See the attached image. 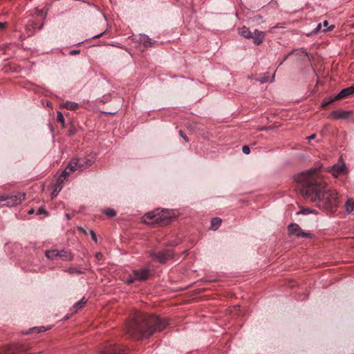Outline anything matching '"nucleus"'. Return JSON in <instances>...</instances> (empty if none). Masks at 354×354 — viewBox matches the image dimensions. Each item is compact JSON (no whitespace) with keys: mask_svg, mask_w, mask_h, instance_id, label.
Masks as SVG:
<instances>
[{"mask_svg":"<svg viewBox=\"0 0 354 354\" xmlns=\"http://www.w3.org/2000/svg\"><path fill=\"white\" fill-rule=\"evenodd\" d=\"M345 209L348 213L354 214V200L348 199L345 203Z\"/></svg>","mask_w":354,"mask_h":354,"instance_id":"aec40b11","label":"nucleus"},{"mask_svg":"<svg viewBox=\"0 0 354 354\" xmlns=\"http://www.w3.org/2000/svg\"><path fill=\"white\" fill-rule=\"evenodd\" d=\"M73 131H71V132H70V136H71V135H73Z\"/></svg>","mask_w":354,"mask_h":354,"instance_id":"3c124183","label":"nucleus"},{"mask_svg":"<svg viewBox=\"0 0 354 354\" xmlns=\"http://www.w3.org/2000/svg\"><path fill=\"white\" fill-rule=\"evenodd\" d=\"M102 257H103V254L101 253V252H97L95 254V258L98 260V261H100L102 259Z\"/></svg>","mask_w":354,"mask_h":354,"instance_id":"f704fd0d","label":"nucleus"},{"mask_svg":"<svg viewBox=\"0 0 354 354\" xmlns=\"http://www.w3.org/2000/svg\"><path fill=\"white\" fill-rule=\"evenodd\" d=\"M87 300L85 299L84 297H83L81 300L76 302L73 306V308L75 310V311H77L78 310L82 308L85 304H86Z\"/></svg>","mask_w":354,"mask_h":354,"instance_id":"4be33fe9","label":"nucleus"},{"mask_svg":"<svg viewBox=\"0 0 354 354\" xmlns=\"http://www.w3.org/2000/svg\"><path fill=\"white\" fill-rule=\"evenodd\" d=\"M104 213L109 217H113L115 216L116 212L113 209L108 208L104 211Z\"/></svg>","mask_w":354,"mask_h":354,"instance_id":"a878e982","label":"nucleus"},{"mask_svg":"<svg viewBox=\"0 0 354 354\" xmlns=\"http://www.w3.org/2000/svg\"><path fill=\"white\" fill-rule=\"evenodd\" d=\"M89 233L91 234L92 240L94 241L95 243H97V236L95 234V232L93 230H91Z\"/></svg>","mask_w":354,"mask_h":354,"instance_id":"c756f323","label":"nucleus"},{"mask_svg":"<svg viewBox=\"0 0 354 354\" xmlns=\"http://www.w3.org/2000/svg\"><path fill=\"white\" fill-rule=\"evenodd\" d=\"M57 120L58 122H60L63 127L64 126L65 120L61 111L57 112Z\"/></svg>","mask_w":354,"mask_h":354,"instance_id":"393cba45","label":"nucleus"},{"mask_svg":"<svg viewBox=\"0 0 354 354\" xmlns=\"http://www.w3.org/2000/svg\"><path fill=\"white\" fill-rule=\"evenodd\" d=\"M168 325L169 321L165 317L136 312L127 323L126 332L131 338H149L163 330Z\"/></svg>","mask_w":354,"mask_h":354,"instance_id":"f03ea898","label":"nucleus"},{"mask_svg":"<svg viewBox=\"0 0 354 354\" xmlns=\"http://www.w3.org/2000/svg\"><path fill=\"white\" fill-rule=\"evenodd\" d=\"M265 36L266 35L264 32L255 29L252 33V37H250V39H252V41L255 45L259 46L263 42Z\"/></svg>","mask_w":354,"mask_h":354,"instance_id":"9b49d317","label":"nucleus"},{"mask_svg":"<svg viewBox=\"0 0 354 354\" xmlns=\"http://www.w3.org/2000/svg\"><path fill=\"white\" fill-rule=\"evenodd\" d=\"M274 75H275V73H274V75H272V78L271 82H273V81H274Z\"/></svg>","mask_w":354,"mask_h":354,"instance_id":"de8ad7c7","label":"nucleus"},{"mask_svg":"<svg viewBox=\"0 0 354 354\" xmlns=\"http://www.w3.org/2000/svg\"><path fill=\"white\" fill-rule=\"evenodd\" d=\"M64 271L66 272H68L70 274H82L84 273V270L77 269V268H75V267H71Z\"/></svg>","mask_w":354,"mask_h":354,"instance_id":"b1692460","label":"nucleus"},{"mask_svg":"<svg viewBox=\"0 0 354 354\" xmlns=\"http://www.w3.org/2000/svg\"><path fill=\"white\" fill-rule=\"evenodd\" d=\"M6 196H0V207L4 206L3 203H6Z\"/></svg>","mask_w":354,"mask_h":354,"instance_id":"7c9ffc66","label":"nucleus"},{"mask_svg":"<svg viewBox=\"0 0 354 354\" xmlns=\"http://www.w3.org/2000/svg\"><path fill=\"white\" fill-rule=\"evenodd\" d=\"M45 256L48 259H53L55 257H61L65 261H72L73 259V254L70 250L63 249L59 250H49L45 252Z\"/></svg>","mask_w":354,"mask_h":354,"instance_id":"0eeeda50","label":"nucleus"},{"mask_svg":"<svg viewBox=\"0 0 354 354\" xmlns=\"http://www.w3.org/2000/svg\"><path fill=\"white\" fill-rule=\"evenodd\" d=\"M26 195L24 193H19L15 195L6 196V203H3V205L8 207H12L16 205L20 204L25 200Z\"/></svg>","mask_w":354,"mask_h":354,"instance_id":"1a4fd4ad","label":"nucleus"},{"mask_svg":"<svg viewBox=\"0 0 354 354\" xmlns=\"http://www.w3.org/2000/svg\"><path fill=\"white\" fill-rule=\"evenodd\" d=\"M315 137H316V134H313V135H311V136H308V137L307 138V139H308V140H312L315 139Z\"/></svg>","mask_w":354,"mask_h":354,"instance_id":"ea45409f","label":"nucleus"},{"mask_svg":"<svg viewBox=\"0 0 354 354\" xmlns=\"http://www.w3.org/2000/svg\"><path fill=\"white\" fill-rule=\"evenodd\" d=\"M62 183H60V182L57 181V183L54 185V189L51 194L52 198H53L56 197L58 195L59 192L62 190Z\"/></svg>","mask_w":354,"mask_h":354,"instance_id":"412c9836","label":"nucleus"},{"mask_svg":"<svg viewBox=\"0 0 354 354\" xmlns=\"http://www.w3.org/2000/svg\"><path fill=\"white\" fill-rule=\"evenodd\" d=\"M80 50L74 49V50H72L71 51H70L69 55H75L80 54Z\"/></svg>","mask_w":354,"mask_h":354,"instance_id":"72a5a7b5","label":"nucleus"},{"mask_svg":"<svg viewBox=\"0 0 354 354\" xmlns=\"http://www.w3.org/2000/svg\"><path fill=\"white\" fill-rule=\"evenodd\" d=\"M93 163V160L87 157L73 158L68 163V169L71 171H82Z\"/></svg>","mask_w":354,"mask_h":354,"instance_id":"39448f33","label":"nucleus"},{"mask_svg":"<svg viewBox=\"0 0 354 354\" xmlns=\"http://www.w3.org/2000/svg\"><path fill=\"white\" fill-rule=\"evenodd\" d=\"M288 229L290 234L295 235L297 237L309 239L313 237L312 234L304 232L300 227V226L297 223H290L288 225Z\"/></svg>","mask_w":354,"mask_h":354,"instance_id":"6e6552de","label":"nucleus"},{"mask_svg":"<svg viewBox=\"0 0 354 354\" xmlns=\"http://www.w3.org/2000/svg\"><path fill=\"white\" fill-rule=\"evenodd\" d=\"M283 62H284L283 60H281L279 66H281L283 63Z\"/></svg>","mask_w":354,"mask_h":354,"instance_id":"8fccbe9b","label":"nucleus"},{"mask_svg":"<svg viewBox=\"0 0 354 354\" xmlns=\"http://www.w3.org/2000/svg\"><path fill=\"white\" fill-rule=\"evenodd\" d=\"M328 21L325 20V21L323 22V26H324V27H327V26H328Z\"/></svg>","mask_w":354,"mask_h":354,"instance_id":"79ce46f5","label":"nucleus"},{"mask_svg":"<svg viewBox=\"0 0 354 354\" xmlns=\"http://www.w3.org/2000/svg\"><path fill=\"white\" fill-rule=\"evenodd\" d=\"M252 32H251L249 28L246 26H243L239 28V34L245 39H250V37H252Z\"/></svg>","mask_w":354,"mask_h":354,"instance_id":"dca6fc26","label":"nucleus"},{"mask_svg":"<svg viewBox=\"0 0 354 354\" xmlns=\"http://www.w3.org/2000/svg\"><path fill=\"white\" fill-rule=\"evenodd\" d=\"M138 41L140 43L142 44L145 47L151 46L156 41H152L151 38H149L147 35H140Z\"/></svg>","mask_w":354,"mask_h":354,"instance_id":"2eb2a0df","label":"nucleus"},{"mask_svg":"<svg viewBox=\"0 0 354 354\" xmlns=\"http://www.w3.org/2000/svg\"><path fill=\"white\" fill-rule=\"evenodd\" d=\"M66 217L68 218V219H70V216L68 214H66Z\"/></svg>","mask_w":354,"mask_h":354,"instance_id":"09e8293b","label":"nucleus"},{"mask_svg":"<svg viewBox=\"0 0 354 354\" xmlns=\"http://www.w3.org/2000/svg\"><path fill=\"white\" fill-rule=\"evenodd\" d=\"M222 223V221L218 217L213 218L211 221V227L210 228L213 230H216L220 226Z\"/></svg>","mask_w":354,"mask_h":354,"instance_id":"6ab92c4d","label":"nucleus"},{"mask_svg":"<svg viewBox=\"0 0 354 354\" xmlns=\"http://www.w3.org/2000/svg\"><path fill=\"white\" fill-rule=\"evenodd\" d=\"M100 354H123V351L116 345H111L104 348Z\"/></svg>","mask_w":354,"mask_h":354,"instance_id":"ddd939ff","label":"nucleus"},{"mask_svg":"<svg viewBox=\"0 0 354 354\" xmlns=\"http://www.w3.org/2000/svg\"><path fill=\"white\" fill-rule=\"evenodd\" d=\"M176 217L173 212L169 210H159L148 212L145 216V222L149 224L168 225Z\"/></svg>","mask_w":354,"mask_h":354,"instance_id":"7ed1b4c3","label":"nucleus"},{"mask_svg":"<svg viewBox=\"0 0 354 354\" xmlns=\"http://www.w3.org/2000/svg\"><path fill=\"white\" fill-rule=\"evenodd\" d=\"M174 256V251L171 249H165L160 251L153 250L150 253V257L153 259V260L160 263H166L169 259H173Z\"/></svg>","mask_w":354,"mask_h":354,"instance_id":"423d86ee","label":"nucleus"},{"mask_svg":"<svg viewBox=\"0 0 354 354\" xmlns=\"http://www.w3.org/2000/svg\"><path fill=\"white\" fill-rule=\"evenodd\" d=\"M242 152L244 153V154H249L250 153V149L248 146L247 145H244L243 147H242Z\"/></svg>","mask_w":354,"mask_h":354,"instance_id":"c85d7f7f","label":"nucleus"},{"mask_svg":"<svg viewBox=\"0 0 354 354\" xmlns=\"http://www.w3.org/2000/svg\"><path fill=\"white\" fill-rule=\"evenodd\" d=\"M179 135L183 138V140L185 142H188L189 139L186 135L184 134L183 131L182 130L179 131Z\"/></svg>","mask_w":354,"mask_h":354,"instance_id":"2f4dec72","label":"nucleus"},{"mask_svg":"<svg viewBox=\"0 0 354 354\" xmlns=\"http://www.w3.org/2000/svg\"><path fill=\"white\" fill-rule=\"evenodd\" d=\"M328 171L332 174L335 177L338 176L339 174L344 173L346 169V166L344 164L338 165L335 164L331 167H329Z\"/></svg>","mask_w":354,"mask_h":354,"instance_id":"f8f14e48","label":"nucleus"},{"mask_svg":"<svg viewBox=\"0 0 354 354\" xmlns=\"http://www.w3.org/2000/svg\"><path fill=\"white\" fill-rule=\"evenodd\" d=\"M40 330L38 329V328L37 327H33L31 329H30V331L26 333L27 334L28 333H30L31 332H35V333H39Z\"/></svg>","mask_w":354,"mask_h":354,"instance_id":"e433bc0d","label":"nucleus"},{"mask_svg":"<svg viewBox=\"0 0 354 354\" xmlns=\"http://www.w3.org/2000/svg\"><path fill=\"white\" fill-rule=\"evenodd\" d=\"M30 25H31L32 26V28H35V25H36V24L34 21H30Z\"/></svg>","mask_w":354,"mask_h":354,"instance_id":"c03bdc74","label":"nucleus"},{"mask_svg":"<svg viewBox=\"0 0 354 354\" xmlns=\"http://www.w3.org/2000/svg\"><path fill=\"white\" fill-rule=\"evenodd\" d=\"M37 214H44L45 216L48 215V212L45 209V208L43 206H41L37 211Z\"/></svg>","mask_w":354,"mask_h":354,"instance_id":"bb28decb","label":"nucleus"},{"mask_svg":"<svg viewBox=\"0 0 354 354\" xmlns=\"http://www.w3.org/2000/svg\"><path fill=\"white\" fill-rule=\"evenodd\" d=\"M151 274V271L147 268L133 270L126 279V283L130 285L136 281H147Z\"/></svg>","mask_w":354,"mask_h":354,"instance_id":"20e7f679","label":"nucleus"},{"mask_svg":"<svg viewBox=\"0 0 354 354\" xmlns=\"http://www.w3.org/2000/svg\"><path fill=\"white\" fill-rule=\"evenodd\" d=\"M288 55H286V56L284 57V58H283V59H282V60L285 61V60L288 58Z\"/></svg>","mask_w":354,"mask_h":354,"instance_id":"49530a36","label":"nucleus"},{"mask_svg":"<svg viewBox=\"0 0 354 354\" xmlns=\"http://www.w3.org/2000/svg\"><path fill=\"white\" fill-rule=\"evenodd\" d=\"M354 93V88L348 87L342 89L336 95H335V98L338 100L343 99L348 97L351 94Z\"/></svg>","mask_w":354,"mask_h":354,"instance_id":"4468645a","label":"nucleus"},{"mask_svg":"<svg viewBox=\"0 0 354 354\" xmlns=\"http://www.w3.org/2000/svg\"><path fill=\"white\" fill-rule=\"evenodd\" d=\"M317 169H311L308 174H302L299 177L301 182L304 181V186L300 192L306 199L313 203H317L319 206L330 209L337 206V193L328 188L326 183L323 182L314 174Z\"/></svg>","mask_w":354,"mask_h":354,"instance_id":"f257e3e1","label":"nucleus"},{"mask_svg":"<svg viewBox=\"0 0 354 354\" xmlns=\"http://www.w3.org/2000/svg\"><path fill=\"white\" fill-rule=\"evenodd\" d=\"M321 28H322V24H319L317 27L314 29V30L313 31V32L314 34H317V32H319L321 30Z\"/></svg>","mask_w":354,"mask_h":354,"instance_id":"473e14b6","label":"nucleus"},{"mask_svg":"<svg viewBox=\"0 0 354 354\" xmlns=\"http://www.w3.org/2000/svg\"><path fill=\"white\" fill-rule=\"evenodd\" d=\"M62 106L68 110L75 111L77 109L78 104L74 102L67 101L62 104Z\"/></svg>","mask_w":354,"mask_h":354,"instance_id":"a211bd4d","label":"nucleus"},{"mask_svg":"<svg viewBox=\"0 0 354 354\" xmlns=\"http://www.w3.org/2000/svg\"><path fill=\"white\" fill-rule=\"evenodd\" d=\"M78 229H79L81 232H82L83 233L86 234V230H85L83 227H78Z\"/></svg>","mask_w":354,"mask_h":354,"instance_id":"a19ab883","label":"nucleus"},{"mask_svg":"<svg viewBox=\"0 0 354 354\" xmlns=\"http://www.w3.org/2000/svg\"><path fill=\"white\" fill-rule=\"evenodd\" d=\"M351 115H354L353 111H344V110H335L330 113L328 118L330 119H344L347 120L350 118Z\"/></svg>","mask_w":354,"mask_h":354,"instance_id":"9d476101","label":"nucleus"},{"mask_svg":"<svg viewBox=\"0 0 354 354\" xmlns=\"http://www.w3.org/2000/svg\"><path fill=\"white\" fill-rule=\"evenodd\" d=\"M33 213H34V209H30L28 210V214H32Z\"/></svg>","mask_w":354,"mask_h":354,"instance_id":"37998d69","label":"nucleus"},{"mask_svg":"<svg viewBox=\"0 0 354 354\" xmlns=\"http://www.w3.org/2000/svg\"><path fill=\"white\" fill-rule=\"evenodd\" d=\"M259 81L261 83H265L268 81V79H267V77H261V78L259 79Z\"/></svg>","mask_w":354,"mask_h":354,"instance_id":"4c0bfd02","label":"nucleus"},{"mask_svg":"<svg viewBox=\"0 0 354 354\" xmlns=\"http://www.w3.org/2000/svg\"><path fill=\"white\" fill-rule=\"evenodd\" d=\"M335 100H337V99L335 98V96L334 97H326L322 101V102L321 104V106H322V108H325L326 106L330 104L331 103H333Z\"/></svg>","mask_w":354,"mask_h":354,"instance_id":"5701e85b","label":"nucleus"},{"mask_svg":"<svg viewBox=\"0 0 354 354\" xmlns=\"http://www.w3.org/2000/svg\"><path fill=\"white\" fill-rule=\"evenodd\" d=\"M111 100V95H105L102 98L99 99V101L102 103L104 104L108 102H109Z\"/></svg>","mask_w":354,"mask_h":354,"instance_id":"cd10ccee","label":"nucleus"},{"mask_svg":"<svg viewBox=\"0 0 354 354\" xmlns=\"http://www.w3.org/2000/svg\"><path fill=\"white\" fill-rule=\"evenodd\" d=\"M175 2H178L179 0H174Z\"/></svg>","mask_w":354,"mask_h":354,"instance_id":"603ef678","label":"nucleus"},{"mask_svg":"<svg viewBox=\"0 0 354 354\" xmlns=\"http://www.w3.org/2000/svg\"><path fill=\"white\" fill-rule=\"evenodd\" d=\"M104 33V32H102L100 34L93 36L92 38H99V37H102Z\"/></svg>","mask_w":354,"mask_h":354,"instance_id":"58836bf2","label":"nucleus"},{"mask_svg":"<svg viewBox=\"0 0 354 354\" xmlns=\"http://www.w3.org/2000/svg\"><path fill=\"white\" fill-rule=\"evenodd\" d=\"M333 26H331L330 28H328L327 30H324V32H326L327 30H333Z\"/></svg>","mask_w":354,"mask_h":354,"instance_id":"a18cd8bd","label":"nucleus"},{"mask_svg":"<svg viewBox=\"0 0 354 354\" xmlns=\"http://www.w3.org/2000/svg\"><path fill=\"white\" fill-rule=\"evenodd\" d=\"M74 171H71L68 169V165L66 166V169L62 172L61 175L59 176L57 181L60 182V183H63V182L66 179V178L69 176V174Z\"/></svg>","mask_w":354,"mask_h":354,"instance_id":"f3484780","label":"nucleus"},{"mask_svg":"<svg viewBox=\"0 0 354 354\" xmlns=\"http://www.w3.org/2000/svg\"><path fill=\"white\" fill-rule=\"evenodd\" d=\"M8 24L6 22L0 21V30H3L7 27Z\"/></svg>","mask_w":354,"mask_h":354,"instance_id":"c9c22d12","label":"nucleus"}]
</instances>
